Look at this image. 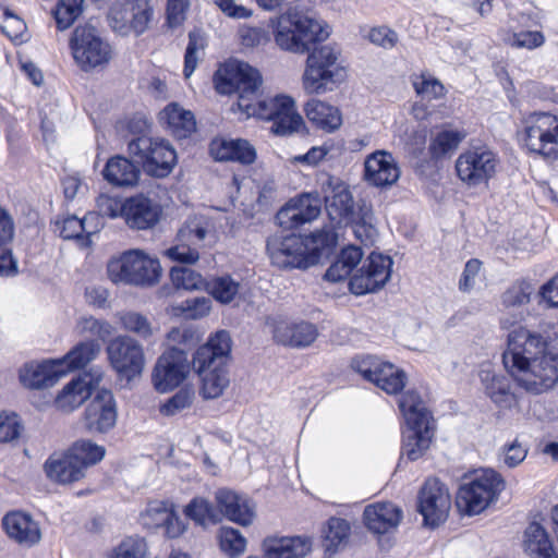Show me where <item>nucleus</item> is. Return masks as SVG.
Masks as SVG:
<instances>
[{"label":"nucleus","mask_w":558,"mask_h":558,"mask_svg":"<svg viewBox=\"0 0 558 558\" xmlns=\"http://www.w3.org/2000/svg\"><path fill=\"white\" fill-rule=\"evenodd\" d=\"M399 409L405 420L401 456L410 461L420 459L429 448L433 438V420L418 393L408 390L399 399Z\"/></svg>","instance_id":"obj_3"},{"label":"nucleus","mask_w":558,"mask_h":558,"mask_svg":"<svg viewBox=\"0 0 558 558\" xmlns=\"http://www.w3.org/2000/svg\"><path fill=\"white\" fill-rule=\"evenodd\" d=\"M412 85L415 93L423 99H438L446 94L442 83L428 72L413 75Z\"/></svg>","instance_id":"obj_47"},{"label":"nucleus","mask_w":558,"mask_h":558,"mask_svg":"<svg viewBox=\"0 0 558 558\" xmlns=\"http://www.w3.org/2000/svg\"><path fill=\"white\" fill-rule=\"evenodd\" d=\"M22 433V425L16 414H0V442L17 439Z\"/></svg>","instance_id":"obj_61"},{"label":"nucleus","mask_w":558,"mask_h":558,"mask_svg":"<svg viewBox=\"0 0 558 558\" xmlns=\"http://www.w3.org/2000/svg\"><path fill=\"white\" fill-rule=\"evenodd\" d=\"M363 517L369 531L384 534L398 526L402 511L391 502H376L365 508Z\"/></svg>","instance_id":"obj_30"},{"label":"nucleus","mask_w":558,"mask_h":558,"mask_svg":"<svg viewBox=\"0 0 558 558\" xmlns=\"http://www.w3.org/2000/svg\"><path fill=\"white\" fill-rule=\"evenodd\" d=\"M239 37L242 46L246 48L264 46L269 41V34L266 29L247 25L240 27Z\"/></svg>","instance_id":"obj_59"},{"label":"nucleus","mask_w":558,"mask_h":558,"mask_svg":"<svg viewBox=\"0 0 558 558\" xmlns=\"http://www.w3.org/2000/svg\"><path fill=\"white\" fill-rule=\"evenodd\" d=\"M400 178V169L391 154L377 150L364 162V179L371 185L386 187L393 185Z\"/></svg>","instance_id":"obj_24"},{"label":"nucleus","mask_w":558,"mask_h":558,"mask_svg":"<svg viewBox=\"0 0 558 558\" xmlns=\"http://www.w3.org/2000/svg\"><path fill=\"white\" fill-rule=\"evenodd\" d=\"M504 489L505 481L496 471L477 470L460 485L457 507L463 514H478L495 502Z\"/></svg>","instance_id":"obj_7"},{"label":"nucleus","mask_w":558,"mask_h":558,"mask_svg":"<svg viewBox=\"0 0 558 558\" xmlns=\"http://www.w3.org/2000/svg\"><path fill=\"white\" fill-rule=\"evenodd\" d=\"M64 375V369L58 366L56 360L41 363H27L20 369V381L29 389L52 387Z\"/></svg>","instance_id":"obj_27"},{"label":"nucleus","mask_w":558,"mask_h":558,"mask_svg":"<svg viewBox=\"0 0 558 558\" xmlns=\"http://www.w3.org/2000/svg\"><path fill=\"white\" fill-rule=\"evenodd\" d=\"M141 524L148 530L162 529L169 538H177L185 531V524L175 514L172 505L154 500L148 502L140 517Z\"/></svg>","instance_id":"obj_21"},{"label":"nucleus","mask_w":558,"mask_h":558,"mask_svg":"<svg viewBox=\"0 0 558 558\" xmlns=\"http://www.w3.org/2000/svg\"><path fill=\"white\" fill-rule=\"evenodd\" d=\"M106 353L119 378L130 381L142 374L145 356L143 347L135 339L118 336L108 343Z\"/></svg>","instance_id":"obj_13"},{"label":"nucleus","mask_w":558,"mask_h":558,"mask_svg":"<svg viewBox=\"0 0 558 558\" xmlns=\"http://www.w3.org/2000/svg\"><path fill=\"white\" fill-rule=\"evenodd\" d=\"M352 368L366 380L389 395L400 392L405 386V373L389 362L377 356L366 355L355 357L351 363Z\"/></svg>","instance_id":"obj_14"},{"label":"nucleus","mask_w":558,"mask_h":558,"mask_svg":"<svg viewBox=\"0 0 558 558\" xmlns=\"http://www.w3.org/2000/svg\"><path fill=\"white\" fill-rule=\"evenodd\" d=\"M329 32L320 21L298 11H288L274 23L277 46L293 53L310 52L311 46L327 39Z\"/></svg>","instance_id":"obj_4"},{"label":"nucleus","mask_w":558,"mask_h":558,"mask_svg":"<svg viewBox=\"0 0 558 558\" xmlns=\"http://www.w3.org/2000/svg\"><path fill=\"white\" fill-rule=\"evenodd\" d=\"M100 353V344L95 340L82 341L74 345L63 357L56 362L60 368L64 369V375L69 371L80 369L94 361Z\"/></svg>","instance_id":"obj_40"},{"label":"nucleus","mask_w":558,"mask_h":558,"mask_svg":"<svg viewBox=\"0 0 558 558\" xmlns=\"http://www.w3.org/2000/svg\"><path fill=\"white\" fill-rule=\"evenodd\" d=\"M219 538L220 548L228 556L234 558L245 551L246 539L238 530L232 527H222L220 530Z\"/></svg>","instance_id":"obj_56"},{"label":"nucleus","mask_w":558,"mask_h":558,"mask_svg":"<svg viewBox=\"0 0 558 558\" xmlns=\"http://www.w3.org/2000/svg\"><path fill=\"white\" fill-rule=\"evenodd\" d=\"M160 123L178 138H185L196 129L195 117L192 111L184 109L177 102L167 105L159 113Z\"/></svg>","instance_id":"obj_35"},{"label":"nucleus","mask_w":558,"mask_h":558,"mask_svg":"<svg viewBox=\"0 0 558 558\" xmlns=\"http://www.w3.org/2000/svg\"><path fill=\"white\" fill-rule=\"evenodd\" d=\"M129 153L142 165L145 173L155 178L168 177L178 160L173 146L158 137L138 136L132 140Z\"/></svg>","instance_id":"obj_11"},{"label":"nucleus","mask_w":558,"mask_h":558,"mask_svg":"<svg viewBox=\"0 0 558 558\" xmlns=\"http://www.w3.org/2000/svg\"><path fill=\"white\" fill-rule=\"evenodd\" d=\"M190 362L184 349L173 345L159 356L153 371V384L158 392H168L187 377Z\"/></svg>","instance_id":"obj_15"},{"label":"nucleus","mask_w":558,"mask_h":558,"mask_svg":"<svg viewBox=\"0 0 558 558\" xmlns=\"http://www.w3.org/2000/svg\"><path fill=\"white\" fill-rule=\"evenodd\" d=\"M263 549L267 558H305L312 551V539L307 536L267 537Z\"/></svg>","instance_id":"obj_28"},{"label":"nucleus","mask_w":558,"mask_h":558,"mask_svg":"<svg viewBox=\"0 0 558 558\" xmlns=\"http://www.w3.org/2000/svg\"><path fill=\"white\" fill-rule=\"evenodd\" d=\"M367 38L372 44L385 49L393 48L399 40L398 34L386 25L371 28Z\"/></svg>","instance_id":"obj_60"},{"label":"nucleus","mask_w":558,"mask_h":558,"mask_svg":"<svg viewBox=\"0 0 558 558\" xmlns=\"http://www.w3.org/2000/svg\"><path fill=\"white\" fill-rule=\"evenodd\" d=\"M306 118L317 128L333 132L342 124V117L337 107L319 99H311L304 107Z\"/></svg>","instance_id":"obj_39"},{"label":"nucleus","mask_w":558,"mask_h":558,"mask_svg":"<svg viewBox=\"0 0 558 558\" xmlns=\"http://www.w3.org/2000/svg\"><path fill=\"white\" fill-rule=\"evenodd\" d=\"M205 40L199 33L189 34V44L184 56V76L189 78L197 66V62L204 52Z\"/></svg>","instance_id":"obj_55"},{"label":"nucleus","mask_w":558,"mask_h":558,"mask_svg":"<svg viewBox=\"0 0 558 558\" xmlns=\"http://www.w3.org/2000/svg\"><path fill=\"white\" fill-rule=\"evenodd\" d=\"M322 210V202L318 195L302 194L299 197L290 199L282 207L276 219L284 229H294L306 222L316 219Z\"/></svg>","instance_id":"obj_23"},{"label":"nucleus","mask_w":558,"mask_h":558,"mask_svg":"<svg viewBox=\"0 0 558 558\" xmlns=\"http://www.w3.org/2000/svg\"><path fill=\"white\" fill-rule=\"evenodd\" d=\"M322 191L329 216L339 222L351 221L354 201L349 186L340 178L327 174L322 181Z\"/></svg>","instance_id":"obj_20"},{"label":"nucleus","mask_w":558,"mask_h":558,"mask_svg":"<svg viewBox=\"0 0 558 558\" xmlns=\"http://www.w3.org/2000/svg\"><path fill=\"white\" fill-rule=\"evenodd\" d=\"M466 137L463 129L454 128L452 124L441 125L432 134L428 144V154L433 160L451 157Z\"/></svg>","instance_id":"obj_33"},{"label":"nucleus","mask_w":558,"mask_h":558,"mask_svg":"<svg viewBox=\"0 0 558 558\" xmlns=\"http://www.w3.org/2000/svg\"><path fill=\"white\" fill-rule=\"evenodd\" d=\"M82 4L83 0H59L52 11L59 31H65L73 25L82 14Z\"/></svg>","instance_id":"obj_49"},{"label":"nucleus","mask_w":558,"mask_h":558,"mask_svg":"<svg viewBox=\"0 0 558 558\" xmlns=\"http://www.w3.org/2000/svg\"><path fill=\"white\" fill-rule=\"evenodd\" d=\"M75 65L84 73L105 68L113 58V48L89 23L77 25L69 38Z\"/></svg>","instance_id":"obj_6"},{"label":"nucleus","mask_w":558,"mask_h":558,"mask_svg":"<svg viewBox=\"0 0 558 558\" xmlns=\"http://www.w3.org/2000/svg\"><path fill=\"white\" fill-rule=\"evenodd\" d=\"M520 142L533 154L549 161H558V116L533 112L522 121Z\"/></svg>","instance_id":"obj_9"},{"label":"nucleus","mask_w":558,"mask_h":558,"mask_svg":"<svg viewBox=\"0 0 558 558\" xmlns=\"http://www.w3.org/2000/svg\"><path fill=\"white\" fill-rule=\"evenodd\" d=\"M75 330L78 335L97 336L105 340L113 332V327L106 320L97 319L94 316H81L75 324Z\"/></svg>","instance_id":"obj_53"},{"label":"nucleus","mask_w":558,"mask_h":558,"mask_svg":"<svg viewBox=\"0 0 558 558\" xmlns=\"http://www.w3.org/2000/svg\"><path fill=\"white\" fill-rule=\"evenodd\" d=\"M44 471L50 481L59 484L77 482L85 475L69 451L50 456L44 464Z\"/></svg>","instance_id":"obj_36"},{"label":"nucleus","mask_w":558,"mask_h":558,"mask_svg":"<svg viewBox=\"0 0 558 558\" xmlns=\"http://www.w3.org/2000/svg\"><path fill=\"white\" fill-rule=\"evenodd\" d=\"M155 9L150 0H123L113 3L107 13L110 29L121 36L140 37L151 26Z\"/></svg>","instance_id":"obj_10"},{"label":"nucleus","mask_w":558,"mask_h":558,"mask_svg":"<svg viewBox=\"0 0 558 558\" xmlns=\"http://www.w3.org/2000/svg\"><path fill=\"white\" fill-rule=\"evenodd\" d=\"M211 307V301L207 296L186 299L173 306V314L185 319H198L206 316Z\"/></svg>","instance_id":"obj_50"},{"label":"nucleus","mask_w":558,"mask_h":558,"mask_svg":"<svg viewBox=\"0 0 558 558\" xmlns=\"http://www.w3.org/2000/svg\"><path fill=\"white\" fill-rule=\"evenodd\" d=\"M170 278L178 289L199 290L205 286L202 275L186 267H172Z\"/></svg>","instance_id":"obj_54"},{"label":"nucleus","mask_w":558,"mask_h":558,"mask_svg":"<svg viewBox=\"0 0 558 558\" xmlns=\"http://www.w3.org/2000/svg\"><path fill=\"white\" fill-rule=\"evenodd\" d=\"M215 235V223L205 215H192L186 218L177 233V241L191 244L197 250Z\"/></svg>","instance_id":"obj_37"},{"label":"nucleus","mask_w":558,"mask_h":558,"mask_svg":"<svg viewBox=\"0 0 558 558\" xmlns=\"http://www.w3.org/2000/svg\"><path fill=\"white\" fill-rule=\"evenodd\" d=\"M68 451L84 473L88 466L101 461L106 453L102 446L85 439L75 441Z\"/></svg>","instance_id":"obj_44"},{"label":"nucleus","mask_w":558,"mask_h":558,"mask_svg":"<svg viewBox=\"0 0 558 558\" xmlns=\"http://www.w3.org/2000/svg\"><path fill=\"white\" fill-rule=\"evenodd\" d=\"M271 263L279 268H307L311 265L307 246L296 234L272 235L267 241Z\"/></svg>","instance_id":"obj_17"},{"label":"nucleus","mask_w":558,"mask_h":558,"mask_svg":"<svg viewBox=\"0 0 558 558\" xmlns=\"http://www.w3.org/2000/svg\"><path fill=\"white\" fill-rule=\"evenodd\" d=\"M184 513L187 518L199 525L216 524L221 521V512L207 499L195 497L185 507Z\"/></svg>","instance_id":"obj_46"},{"label":"nucleus","mask_w":558,"mask_h":558,"mask_svg":"<svg viewBox=\"0 0 558 558\" xmlns=\"http://www.w3.org/2000/svg\"><path fill=\"white\" fill-rule=\"evenodd\" d=\"M522 547L529 558H558V550L549 533L538 522H531L524 533Z\"/></svg>","instance_id":"obj_29"},{"label":"nucleus","mask_w":558,"mask_h":558,"mask_svg":"<svg viewBox=\"0 0 558 558\" xmlns=\"http://www.w3.org/2000/svg\"><path fill=\"white\" fill-rule=\"evenodd\" d=\"M190 8V0H168L167 2V23L170 27L181 25Z\"/></svg>","instance_id":"obj_63"},{"label":"nucleus","mask_w":558,"mask_h":558,"mask_svg":"<svg viewBox=\"0 0 558 558\" xmlns=\"http://www.w3.org/2000/svg\"><path fill=\"white\" fill-rule=\"evenodd\" d=\"M545 43V36L538 31H521L513 35L512 45L518 48L535 49L543 46Z\"/></svg>","instance_id":"obj_64"},{"label":"nucleus","mask_w":558,"mask_h":558,"mask_svg":"<svg viewBox=\"0 0 558 558\" xmlns=\"http://www.w3.org/2000/svg\"><path fill=\"white\" fill-rule=\"evenodd\" d=\"M240 287V282L228 275L214 278L207 284L213 298L222 304L231 303L239 294Z\"/></svg>","instance_id":"obj_48"},{"label":"nucleus","mask_w":558,"mask_h":558,"mask_svg":"<svg viewBox=\"0 0 558 558\" xmlns=\"http://www.w3.org/2000/svg\"><path fill=\"white\" fill-rule=\"evenodd\" d=\"M165 255L173 262L192 265L199 259V252L196 247L182 241L166 250Z\"/></svg>","instance_id":"obj_58"},{"label":"nucleus","mask_w":558,"mask_h":558,"mask_svg":"<svg viewBox=\"0 0 558 558\" xmlns=\"http://www.w3.org/2000/svg\"><path fill=\"white\" fill-rule=\"evenodd\" d=\"M350 524L341 518H330L323 530L324 547L329 553H336L348 543Z\"/></svg>","instance_id":"obj_43"},{"label":"nucleus","mask_w":558,"mask_h":558,"mask_svg":"<svg viewBox=\"0 0 558 558\" xmlns=\"http://www.w3.org/2000/svg\"><path fill=\"white\" fill-rule=\"evenodd\" d=\"M217 509L221 512V519L226 517L230 521L241 525H250L255 517V507L247 498L227 488H220L215 494Z\"/></svg>","instance_id":"obj_26"},{"label":"nucleus","mask_w":558,"mask_h":558,"mask_svg":"<svg viewBox=\"0 0 558 558\" xmlns=\"http://www.w3.org/2000/svg\"><path fill=\"white\" fill-rule=\"evenodd\" d=\"M451 499L448 488L437 478H428L418 494V511L427 525L436 526L449 513Z\"/></svg>","instance_id":"obj_18"},{"label":"nucleus","mask_w":558,"mask_h":558,"mask_svg":"<svg viewBox=\"0 0 558 558\" xmlns=\"http://www.w3.org/2000/svg\"><path fill=\"white\" fill-rule=\"evenodd\" d=\"M392 259L383 254L372 253L351 277L350 291L355 295L376 292L390 278Z\"/></svg>","instance_id":"obj_16"},{"label":"nucleus","mask_w":558,"mask_h":558,"mask_svg":"<svg viewBox=\"0 0 558 558\" xmlns=\"http://www.w3.org/2000/svg\"><path fill=\"white\" fill-rule=\"evenodd\" d=\"M160 215L159 205L144 195H136L124 199L123 219L131 229H150L159 221Z\"/></svg>","instance_id":"obj_25"},{"label":"nucleus","mask_w":558,"mask_h":558,"mask_svg":"<svg viewBox=\"0 0 558 558\" xmlns=\"http://www.w3.org/2000/svg\"><path fill=\"white\" fill-rule=\"evenodd\" d=\"M8 536L21 545L33 546L40 541L41 534L38 524L27 514L12 512L2 520Z\"/></svg>","instance_id":"obj_32"},{"label":"nucleus","mask_w":558,"mask_h":558,"mask_svg":"<svg viewBox=\"0 0 558 558\" xmlns=\"http://www.w3.org/2000/svg\"><path fill=\"white\" fill-rule=\"evenodd\" d=\"M161 267L158 259L142 250H129L108 262V278L116 284L149 287L158 282Z\"/></svg>","instance_id":"obj_8"},{"label":"nucleus","mask_w":558,"mask_h":558,"mask_svg":"<svg viewBox=\"0 0 558 558\" xmlns=\"http://www.w3.org/2000/svg\"><path fill=\"white\" fill-rule=\"evenodd\" d=\"M195 399V392L190 387H183L172 397L167 399L159 407V412L163 416H174L192 407Z\"/></svg>","instance_id":"obj_51"},{"label":"nucleus","mask_w":558,"mask_h":558,"mask_svg":"<svg viewBox=\"0 0 558 558\" xmlns=\"http://www.w3.org/2000/svg\"><path fill=\"white\" fill-rule=\"evenodd\" d=\"M352 230L355 238L365 246L373 245L378 238L375 216L369 207H361L357 218H352Z\"/></svg>","instance_id":"obj_45"},{"label":"nucleus","mask_w":558,"mask_h":558,"mask_svg":"<svg viewBox=\"0 0 558 558\" xmlns=\"http://www.w3.org/2000/svg\"><path fill=\"white\" fill-rule=\"evenodd\" d=\"M209 150L211 156L219 161H239L244 165L253 163L256 159L255 148L246 140L215 138Z\"/></svg>","instance_id":"obj_31"},{"label":"nucleus","mask_w":558,"mask_h":558,"mask_svg":"<svg viewBox=\"0 0 558 558\" xmlns=\"http://www.w3.org/2000/svg\"><path fill=\"white\" fill-rule=\"evenodd\" d=\"M318 336L315 325L307 322L279 323L274 330V338L277 342L290 347H307Z\"/></svg>","instance_id":"obj_34"},{"label":"nucleus","mask_w":558,"mask_h":558,"mask_svg":"<svg viewBox=\"0 0 558 558\" xmlns=\"http://www.w3.org/2000/svg\"><path fill=\"white\" fill-rule=\"evenodd\" d=\"M97 208L99 214L104 217H124V201L118 197L100 195L97 198Z\"/></svg>","instance_id":"obj_62"},{"label":"nucleus","mask_w":558,"mask_h":558,"mask_svg":"<svg viewBox=\"0 0 558 558\" xmlns=\"http://www.w3.org/2000/svg\"><path fill=\"white\" fill-rule=\"evenodd\" d=\"M104 373L99 368H93L82 376L72 379L56 397V407L63 412H72L77 409L92 391L102 380Z\"/></svg>","instance_id":"obj_19"},{"label":"nucleus","mask_w":558,"mask_h":558,"mask_svg":"<svg viewBox=\"0 0 558 558\" xmlns=\"http://www.w3.org/2000/svg\"><path fill=\"white\" fill-rule=\"evenodd\" d=\"M481 379L485 386L486 395L499 407L510 408L514 396L510 391V383L507 377L496 375L489 369L481 371Z\"/></svg>","instance_id":"obj_42"},{"label":"nucleus","mask_w":558,"mask_h":558,"mask_svg":"<svg viewBox=\"0 0 558 558\" xmlns=\"http://www.w3.org/2000/svg\"><path fill=\"white\" fill-rule=\"evenodd\" d=\"M117 422V408L111 391L102 389L96 393L84 412V426L90 433H106Z\"/></svg>","instance_id":"obj_22"},{"label":"nucleus","mask_w":558,"mask_h":558,"mask_svg":"<svg viewBox=\"0 0 558 558\" xmlns=\"http://www.w3.org/2000/svg\"><path fill=\"white\" fill-rule=\"evenodd\" d=\"M123 328L130 332L147 339L153 336L154 329L146 316L137 312H121L117 314Z\"/></svg>","instance_id":"obj_52"},{"label":"nucleus","mask_w":558,"mask_h":558,"mask_svg":"<svg viewBox=\"0 0 558 558\" xmlns=\"http://www.w3.org/2000/svg\"><path fill=\"white\" fill-rule=\"evenodd\" d=\"M230 351V335L226 330H220L195 352L193 367L201 376L199 393L204 399H217L229 387L227 363Z\"/></svg>","instance_id":"obj_2"},{"label":"nucleus","mask_w":558,"mask_h":558,"mask_svg":"<svg viewBox=\"0 0 558 558\" xmlns=\"http://www.w3.org/2000/svg\"><path fill=\"white\" fill-rule=\"evenodd\" d=\"M499 159L487 146H475L463 151L456 160L459 179L469 186L486 184L497 171Z\"/></svg>","instance_id":"obj_12"},{"label":"nucleus","mask_w":558,"mask_h":558,"mask_svg":"<svg viewBox=\"0 0 558 558\" xmlns=\"http://www.w3.org/2000/svg\"><path fill=\"white\" fill-rule=\"evenodd\" d=\"M140 169L131 160L122 156L110 158L104 170V179L120 187L134 186L140 179Z\"/></svg>","instance_id":"obj_38"},{"label":"nucleus","mask_w":558,"mask_h":558,"mask_svg":"<svg viewBox=\"0 0 558 558\" xmlns=\"http://www.w3.org/2000/svg\"><path fill=\"white\" fill-rule=\"evenodd\" d=\"M341 51L332 45L314 48L306 59L303 73V88L307 94L331 92L347 78V70L341 63Z\"/></svg>","instance_id":"obj_5"},{"label":"nucleus","mask_w":558,"mask_h":558,"mask_svg":"<svg viewBox=\"0 0 558 558\" xmlns=\"http://www.w3.org/2000/svg\"><path fill=\"white\" fill-rule=\"evenodd\" d=\"M534 291L535 288L532 282L526 279H519L502 293L501 303L506 310L519 315V319H521Z\"/></svg>","instance_id":"obj_41"},{"label":"nucleus","mask_w":558,"mask_h":558,"mask_svg":"<svg viewBox=\"0 0 558 558\" xmlns=\"http://www.w3.org/2000/svg\"><path fill=\"white\" fill-rule=\"evenodd\" d=\"M216 90L222 95L238 94V107L247 117L272 121L271 131L290 135L305 130V122L296 111L295 101L288 95L259 99L262 76L248 63L230 60L214 75Z\"/></svg>","instance_id":"obj_1"},{"label":"nucleus","mask_w":558,"mask_h":558,"mask_svg":"<svg viewBox=\"0 0 558 558\" xmlns=\"http://www.w3.org/2000/svg\"><path fill=\"white\" fill-rule=\"evenodd\" d=\"M147 546L143 538L129 537L112 551L111 558H146Z\"/></svg>","instance_id":"obj_57"}]
</instances>
